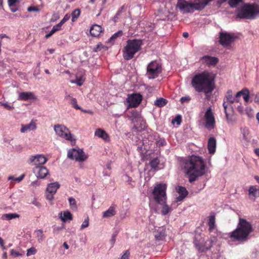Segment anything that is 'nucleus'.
<instances>
[{"mask_svg":"<svg viewBox=\"0 0 259 259\" xmlns=\"http://www.w3.org/2000/svg\"><path fill=\"white\" fill-rule=\"evenodd\" d=\"M191 84L196 91L203 92L208 100L210 98L209 94H211L215 88L214 76L206 71L195 75L192 79Z\"/></svg>","mask_w":259,"mask_h":259,"instance_id":"f257e3e1","label":"nucleus"},{"mask_svg":"<svg viewBox=\"0 0 259 259\" xmlns=\"http://www.w3.org/2000/svg\"><path fill=\"white\" fill-rule=\"evenodd\" d=\"M184 170L189 176V181L192 183L196 180V178L205 174L206 167L201 157L193 155L185 162Z\"/></svg>","mask_w":259,"mask_h":259,"instance_id":"f03ea898","label":"nucleus"},{"mask_svg":"<svg viewBox=\"0 0 259 259\" xmlns=\"http://www.w3.org/2000/svg\"><path fill=\"white\" fill-rule=\"evenodd\" d=\"M241 96H243L245 103H248L249 101L250 93L247 88H244L238 92L235 95L233 94L231 90L228 91L225 95L223 104L224 110L230 109V111L233 112L234 110L231 104H234V106H235L236 104L239 103Z\"/></svg>","mask_w":259,"mask_h":259,"instance_id":"7ed1b4c3","label":"nucleus"},{"mask_svg":"<svg viewBox=\"0 0 259 259\" xmlns=\"http://www.w3.org/2000/svg\"><path fill=\"white\" fill-rule=\"evenodd\" d=\"M251 224L244 219H239L237 228L232 232L230 237L234 240L243 241L252 232Z\"/></svg>","mask_w":259,"mask_h":259,"instance_id":"20e7f679","label":"nucleus"},{"mask_svg":"<svg viewBox=\"0 0 259 259\" xmlns=\"http://www.w3.org/2000/svg\"><path fill=\"white\" fill-rule=\"evenodd\" d=\"M142 41L140 39H130L126 41V44L123 50V57L126 60L132 59L135 54L141 49Z\"/></svg>","mask_w":259,"mask_h":259,"instance_id":"39448f33","label":"nucleus"},{"mask_svg":"<svg viewBox=\"0 0 259 259\" xmlns=\"http://www.w3.org/2000/svg\"><path fill=\"white\" fill-rule=\"evenodd\" d=\"M258 15L259 7L249 4L244 5L237 13L238 17L244 19H254Z\"/></svg>","mask_w":259,"mask_h":259,"instance_id":"423d86ee","label":"nucleus"},{"mask_svg":"<svg viewBox=\"0 0 259 259\" xmlns=\"http://www.w3.org/2000/svg\"><path fill=\"white\" fill-rule=\"evenodd\" d=\"M54 130L58 136L64 140L70 141L72 144H74L75 143V140L73 138L69 130L64 125H55Z\"/></svg>","mask_w":259,"mask_h":259,"instance_id":"0eeeda50","label":"nucleus"},{"mask_svg":"<svg viewBox=\"0 0 259 259\" xmlns=\"http://www.w3.org/2000/svg\"><path fill=\"white\" fill-rule=\"evenodd\" d=\"M202 121L204 126L208 130L213 129L215 125V119L214 113L210 107H208L204 112Z\"/></svg>","mask_w":259,"mask_h":259,"instance_id":"6e6552de","label":"nucleus"},{"mask_svg":"<svg viewBox=\"0 0 259 259\" xmlns=\"http://www.w3.org/2000/svg\"><path fill=\"white\" fill-rule=\"evenodd\" d=\"M166 185L165 184H155L152 194L156 202L166 200Z\"/></svg>","mask_w":259,"mask_h":259,"instance_id":"1a4fd4ad","label":"nucleus"},{"mask_svg":"<svg viewBox=\"0 0 259 259\" xmlns=\"http://www.w3.org/2000/svg\"><path fill=\"white\" fill-rule=\"evenodd\" d=\"M161 66L156 61H151L147 66L146 75L149 79L157 77L161 72Z\"/></svg>","mask_w":259,"mask_h":259,"instance_id":"9d476101","label":"nucleus"},{"mask_svg":"<svg viewBox=\"0 0 259 259\" xmlns=\"http://www.w3.org/2000/svg\"><path fill=\"white\" fill-rule=\"evenodd\" d=\"M67 156L69 159L75 160L78 162H83L88 158V155H87L82 150L75 148H72L68 150Z\"/></svg>","mask_w":259,"mask_h":259,"instance_id":"9b49d317","label":"nucleus"},{"mask_svg":"<svg viewBox=\"0 0 259 259\" xmlns=\"http://www.w3.org/2000/svg\"><path fill=\"white\" fill-rule=\"evenodd\" d=\"M142 96L140 94H133L128 95L127 98L124 102L128 108L137 107L142 100Z\"/></svg>","mask_w":259,"mask_h":259,"instance_id":"f8f14e48","label":"nucleus"},{"mask_svg":"<svg viewBox=\"0 0 259 259\" xmlns=\"http://www.w3.org/2000/svg\"><path fill=\"white\" fill-rule=\"evenodd\" d=\"M157 203L159 204L157 208L159 210V212L158 211V210H156V211L157 213H160L163 215H166L169 214L172 210V207H174L176 208L179 204V203H175L173 205H172L171 204V206H169L166 203V200L159 201Z\"/></svg>","mask_w":259,"mask_h":259,"instance_id":"ddd939ff","label":"nucleus"},{"mask_svg":"<svg viewBox=\"0 0 259 259\" xmlns=\"http://www.w3.org/2000/svg\"><path fill=\"white\" fill-rule=\"evenodd\" d=\"M177 8L182 14L193 12L194 9L192 3H189L185 0H178Z\"/></svg>","mask_w":259,"mask_h":259,"instance_id":"4468645a","label":"nucleus"},{"mask_svg":"<svg viewBox=\"0 0 259 259\" xmlns=\"http://www.w3.org/2000/svg\"><path fill=\"white\" fill-rule=\"evenodd\" d=\"M48 160L46 157L42 154L32 155L29 158V161L35 166L44 164Z\"/></svg>","mask_w":259,"mask_h":259,"instance_id":"2eb2a0df","label":"nucleus"},{"mask_svg":"<svg viewBox=\"0 0 259 259\" xmlns=\"http://www.w3.org/2000/svg\"><path fill=\"white\" fill-rule=\"evenodd\" d=\"M220 38V43L223 46H227L235 39V37L231 34L223 32L221 33Z\"/></svg>","mask_w":259,"mask_h":259,"instance_id":"dca6fc26","label":"nucleus"},{"mask_svg":"<svg viewBox=\"0 0 259 259\" xmlns=\"http://www.w3.org/2000/svg\"><path fill=\"white\" fill-rule=\"evenodd\" d=\"M33 171L36 177L40 179L45 178L49 174L48 169L42 166H35Z\"/></svg>","mask_w":259,"mask_h":259,"instance_id":"f3484780","label":"nucleus"},{"mask_svg":"<svg viewBox=\"0 0 259 259\" xmlns=\"http://www.w3.org/2000/svg\"><path fill=\"white\" fill-rule=\"evenodd\" d=\"M248 197L250 199L255 201L259 197V187L256 185L250 186L248 188Z\"/></svg>","mask_w":259,"mask_h":259,"instance_id":"a211bd4d","label":"nucleus"},{"mask_svg":"<svg viewBox=\"0 0 259 259\" xmlns=\"http://www.w3.org/2000/svg\"><path fill=\"white\" fill-rule=\"evenodd\" d=\"M177 191L179 194V196H177L175 200L172 202V205H174L175 203H179V202H181L188 194L186 189L183 187H179Z\"/></svg>","mask_w":259,"mask_h":259,"instance_id":"6ab92c4d","label":"nucleus"},{"mask_svg":"<svg viewBox=\"0 0 259 259\" xmlns=\"http://www.w3.org/2000/svg\"><path fill=\"white\" fill-rule=\"evenodd\" d=\"M201 60L202 63H205L208 66H214L219 62V59L217 57L207 55L201 57Z\"/></svg>","mask_w":259,"mask_h":259,"instance_id":"aec40b11","label":"nucleus"},{"mask_svg":"<svg viewBox=\"0 0 259 259\" xmlns=\"http://www.w3.org/2000/svg\"><path fill=\"white\" fill-rule=\"evenodd\" d=\"M95 136L103 140L105 142L110 141L109 135L104 130L99 128L95 132Z\"/></svg>","mask_w":259,"mask_h":259,"instance_id":"412c9836","label":"nucleus"},{"mask_svg":"<svg viewBox=\"0 0 259 259\" xmlns=\"http://www.w3.org/2000/svg\"><path fill=\"white\" fill-rule=\"evenodd\" d=\"M36 129V124L34 121H31L30 123L27 124H22L20 132L22 133L34 131Z\"/></svg>","mask_w":259,"mask_h":259,"instance_id":"4be33fe9","label":"nucleus"},{"mask_svg":"<svg viewBox=\"0 0 259 259\" xmlns=\"http://www.w3.org/2000/svg\"><path fill=\"white\" fill-rule=\"evenodd\" d=\"M35 99V96L32 92H24L20 93L19 94L18 100H19L27 101Z\"/></svg>","mask_w":259,"mask_h":259,"instance_id":"5701e85b","label":"nucleus"},{"mask_svg":"<svg viewBox=\"0 0 259 259\" xmlns=\"http://www.w3.org/2000/svg\"><path fill=\"white\" fill-rule=\"evenodd\" d=\"M59 218L63 222H66L67 221H71L73 219L72 214L68 210L60 212L59 213Z\"/></svg>","mask_w":259,"mask_h":259,"instance_id":"b1692460","label":"nucleus"},{"mask_svg":"<svg viewBox=\"0 0 259 259\" xmlns=\"http://www.w3.org/2000/svg\"><path fill=\"white\" fill-rule=\"evenodd\" d=\"M135 127L138 130H142L145 127V122L141 117L135 118L133 120Z\"/></svg>","mask_w":259,"mask_h":259,"instance_id":"393cba45","label":"nucleus"},{"mask_svg":"<svg viewBox=\"0 0 259 259\" xmlns=\"http://www.w3.org/2000/svg\"><path fill=\"white\" fill-rule=\"evenodd\" d=\"M215 239H216L215 237H214L213 239L211 240V241H209L208 243L207 242H206L203 244H201L200 245H198L197 244L196 242H195V244L197 247V248L199 250H200L201 251H204V250L208 249L211 247L212 242L215 241Z\"/></svg>","mask_w":259,"mask_h":259,"instance_id":"a878e982","label":"nucleus"},{"mask_svg":"<svg viewBox=\"0 0 259 259\" xmlns=\"http://www.w3.org/2000/svg\"><path fill=\"white\" fill-rule=\"evenodd\" d=\"M208 150L210 154H214L216 149V140L214 138H210L207 145Z\"/></svg>","mask_w":259,"mask_h":259,"instance_id":"bb28decb","label":"nucleus"},{"mask_svg":"<svg viewBox=\"0 0 259 259\" xmlns=\"http://www.w3.org/2000/svg\"><path fill=\"white\" fill-rule=\"evenodd\" d=\"M102 31V27L100 25L96 24L93 25L90 29L91 34L95 37L99 36Z\"/></svg>","mask_w":259,"mask_h":259,"instance_id":"cd10ccee","label":"nucleus"},{"mask_svg":"<svg viewBox=\"0 0 259 259\" xmlns=\"http://www.w3.org/2000/svg\"><path fill=\"white\" fill-rule=\"evenodd\" d=\"M60 185L58 182L50 183L48 185L47 191L48 193L56 194Z\"/></svg>","mask_w":259,"mask_h":259,"instance_id":"c85d7f7f","label":"nucleus"},{"mask_svg":"<svg viewBox=\"0 0 259 259\" xmlns=\"http://www.w3.org/2000/svg\"><path fill=\"white\" fill-rule=\"evenodd\" d=\"M19 217L20 215L16 213H9L3 214L1 217V219L3 220L10 221L16 218H19Z\"/></svg>","mask_w":259,"mask_h":259,"instance_id":"c756f323","label":"nucleus"},{"mask_svg":"<svg viewBox=\"0 0 259 259\" xmlns=\"http://www.w3.org/2000/svg\"><path fill=\"white\" fill-rule=\"evenodd\" d=\"M115 213V207L112 206L103 213V218H108L114 215Z\"/></svg>","mask_w":259,"mask_h":259,"instance_id":"7c9ffc66","label":"nucleus"},{"mask_svg":"<svg viewBox=\"0 0 259 259\" xmlns=\"http://www.w3.org/2000/svg\"><path fill=\"white\" fill-rule=\"evenodd\" d=\"M229 110H230V109H226V110H224L226 115V118L227 122L229 124H234L236 121V118L233 115H232L229 113L228 111Z\"/></svg>","mask_w":259,"mask_h":259,"instance_id":"2f4dec72","label":"nucleus"},{"mask_svg":"<svg viewBox=\"0 0 259 259\" xmlns=\"http://www.w3.org/2000/svg\"><path fill=\"white\" fill-rule=\"evenodd\" d=\"M208 226L209 231L211 233L213 231L215 232V218L213 215H210L209 217Z\"/></svg>","mask_w":259,"mask_h":259,"instance_id":"473e14b6","label":"nucleus"},{"mask_svg":"<svg viewBox=\"0 0 259 259\" xmlns=\"http://www.w3.org/2000/svg\"><path fill=\"white\" fill-rule=\"evenodd\" d=\"M241 134L242 135L243 139L247 141L250 140L249 132L248 128L243 127L241 128Z\"/></svg>","mask_w":259,"mask_h":259,"instance_id":"72a5a7b5","label":"nucleus"},{"mask_svg":"<svg viewBox=\"0 0 259 259\" xmlns=\"http://www.w3.org/2000/svg\"><path fill=\"white\" fill-rule=\"evenodd\" d=\"M167 103L166 100L163 98H159L154 102V105L157 107H161L164 106Z\"/></svg>","mask_w":259,"mask_h":259,"instance_id":"f704fd0d","label":"nucleus"},{"mask_svg":"<svg viewBox=\"0 0 259 259\" xmlns=\"http://www.w3.org/2000/svg\"><path fill=\"white\" fill-rule=\"evenodd\" d=\"M35 235L39 242H42L45 238L44 234L41 230H38L35 232Z\"/></svg>","mask_w":259,"mask_h":259,"instance_id":"c9c22d12","label":"nucleus"},{"mask_svg":"<svg viewBox=\"0 0 259 259\" xmlns=\"http://www.w3.org/2000/svg\"><path fill=\"white\" fill-rule=\"evenodd\" d=\"M122 34V31L121 30H119L117 32L115 33L113 35H112L108 41L113 43L117 37L121 36Z\"/></svg>","mask_w":259,"mask_h":259,"instance_id":"e433bc0d","label":"nucleus"},{"mask_svg":"<svg viewBox=\"0 0 259 259\" xmlns=\"http://www.w3.org/2000/svg\"><path fill=\"white\" fill-rule=\"evenodd\" d=\"M242 2L243 0H228V4L231 8H236Z\"/></svg>","mask_w":259,"mask_h":259,"instance_id":"4c0bfd02","label":"nucleus"},{"mask_svg":"<svg viewBox=\"0 0 259 259\" xmlns=\"http://www.w3.org/2000/svg\"><path fill=\"white\" fill-rule=\"evenodd\" d=\"M237 111L241 115H245V109L244 107L239 102V103L236 104L235 106Z\"/></svg>","mask_w":259,"mask_h":259,"instance_id":"58836bf2","label":"nucleus"},{"mask_svg":"<svg viewBox=\"0 0 259 259\" xmlns=\"http://www.w3.org/2000/svg\"><path fill=\"white\" fill-rule=\"evenodd\" d=\"M159 160L158 158H154L150 161V165L152 169L154 170L158 169V165L159 164Z\"/></svg>","mask_w":259,"mask_h":259,"instance_id":"ea45409f","label":"nucleus"},{"mask_svg":"<svg viewBox=\"0 0 259 259\" xmlns=\"http://www.w3.org/2000/svg\"><path fill=\"white\" fill-rule=\"evenodd\" d=\"M70 208L72 209L76 210L77 208V205L75 200L72 198L70 197L68 199Z\"/></svg>","mask_w":259,"mask_h":259,"instance_id":"a19ab883","label":"nucleus"},{"mask_svg":"<svg viewBox=\"0 0 259 259\" xmlns=\"http://www.w3.org/2000/svg\"><path fill=\"white\" fill-rule=\"evenodd\" d=\"M85 80V78L83 76H81L80 78H76L75 80H72L71 82L73 83H76L79 86H81Z\"/></svg>","mask_w":259,"mask_h":259,"instance_id":"79ce46f5","label":"nucleus"},{"mask_svg":"<svg viewBox=\"0 0 259 259\" xmlns=\"http://www.w3.org/2000/svg\"><path fill=\"white\" fill-rule=\"evenodd\" d=\"M80 11L79 9H75V10H74L71 14L72 21H74L75 20L79 17V16L80 15Z\"/></svg>","mask_w":259,"mask_h":259,"instance_id":"37998d69","label":"nucleus"},{"mask_svg":"<svg viewBox=\"0 0 259 259\" xmlns=\"http://www.w3.org/2000/svg\"><path fill=\"white\" fill-rule=\"evenodd\" d=\"M245 114L248 117L251 118L253 116V111L252 109L250 107H246L245 109Z\"/></svg>","mask_w":259,"mask_h":259,"instance_id":"c03bdc74","label":"nucleus"},{"mask_svg":"<svg viewBox=\"0 0 259 259\" xmlns=\"http://www.w3.org/2000/svg\"><path fill=\"white\" fill-rule=\"evenodd\" d=\"M89 226V217H87L84 219L83 222H82L81 226H80V230H83L85 228H87Z\"/></svg>","mask_w":259,"mask_h":259,"instance_id":"a18cd8bd","label":"nucleus"},{"mask_svg":"<svg viewBox=\"0 0 259 259\" xmlns=\"http://www.w3.org/2000/svg\"><path fill=\"white\" fill-rule=\"evenodd\" d=\"M69 103L75 109H81L80 106H79L77 104V100L75 98L71 99V101Z\"/></svg>","mask_w":259,"mask_h":259,"instance_id":"49530a36","label":"nucleus"},{"mask_svg":"<svg viewBox=\"0 0 259 259\" xmlns=\"http://www.w3.org/2000/svg\"><path fill=\"white\" fill-rule=\"evenodd\" d=\"M36 253V249L34 247H31V248H29L28 249H27L26 255L27 256H30L32 255H34Z\"/></svg>","mask_w":259,"mask_h":259,"instance_id":"de8ad7c7","label":"nucleus"},{"mask_svg":"<svg viewBox=\"0 0 259 259\" xmlns=\"http://www.w3.org/2000/svg\"><path fill=\"white\" fill-rule=\"evenodd\" d=\"M0 103L2 106H4L5 108H6L8 110H12L14 108L13 105H11L8 103L0 102Z\"/></svg>","mask_w":259,"mask_h":259,"instance_id":"09e8293b","label":"nucleus"},{"mask_svg":"<svg viewBox=\"0 0 259 259\" xmlns=\"http://www.w3.org/2000/svg\"><path fill=\"white\" fill-rule=\"evenodd\" d=\"M124 177V180L126 181L128 183V184L132 187H134V181H133L132 179L127 175H125Z\"/></svg>","mask_w":259,"mask_h":259,"instance_id":"8fccbe9b","label":"nucleus"},{"mask_svg":"<svg viewBox=\"0 0 259 259\" xmlns=\"http://www.w3.org/2000/svg\"><path fill=\"white\" fill-rule=\"evenodd\" d=\"M10 254H11V255H12L14 257L22 256L23 255V254L19 253V252L16 251L14 249H12L10 251Z\"/></svg>","mask_w":259,"mask_h":259,"instance_id":"3c124183","label":"nucleus"},{"mask_svg":"<svg viewBox=\"0 0 259 259\" xmlns=\"http://www.w3.org/2000/svg\"><path fill=\"white\" fill-rule=\"evenodd\" d=\"M55 194H54V193H48V192H46V198L47 200H49V201H52L54 198V195Z\"/></svg>","mask_w":259,"mask_h":259,"instance_id":"603ef678","label":"nucleus"},{"mask_svg":"<svg viewBox=\"0 0 259 259\" xmlns=\"http://www.w3.org/2000/svg\"><path fill=\"white\" fill-rule=\"evenodd\" d=\"M19 2V0H8V5L10 7H13L15 5Z\"/></svg>","mask_w":259,"mask_h":259,"instance_id":"864d4df0","label":"nucleus"},{"mask_svg":"<svg viewBox=\"0 0 259 259\" xmlns=\"http://www.w3.org/2000/svg\"><path fill=\"white\" fill-rule=\"evenodd\" d=\"M190 99L191 98L189 96H185L181 98L180 101L182 103H184L185 102H189Z\"/></svg>","mask_w":259,"mask_h":259,"instance_id":"5fc2aeb1","label":"nucleus"},{"mask_svg":"<svg viewBox=\"0 0 259 259\" xmlns=\"http://www.w3.org/2000/svg\"><path fill=\"white\" fill-rule=\"evenodd\" d=\"M181 122V118L180 116H177L172 120V123H177V124L179 125Z\"/></svg>","mask_w":259,"mask_h":259,"instance_id":"6e6d98bb","label":"nucleus"},{"mask_svg":"<svg viewBox=\"0 0 259 259\" xmlns=\"http://www.w3.org/2000/svg\"><path fill=\"white\" fill-rule=\"evenodd\" d=\"M250 96H254V101L256 103L259 104V92L257 93L256 94H251Z\"/></svg>","mask_w":259,"mask_h":259,"instance_id":"4d7b16f0","label":"nucleus"},{"mask_svg":"<svg viewBox=\"0 0 259 259\" xmlns=\"http://www.w3.org/2000/svg\"><path fill=\"white\" fill-rule=\"evenodd\" d=\"M27 11L29 12H38L39 11V10L37 7L30 6L27 8Z\"/></svg>","mask_w":259,"mask_h":259,"instance_id":"13d9d810","label":"nucleus"},{"mask_svg":"<svg viewBox=\"0 0 259 259\" xmlns=\"http://www.w3.org/2000/svg\"><path fill=\"white\" fill-rule=\"evenodd\" d=\"M130 256V252L126 250L124 253L121 256L120 259H128Z\"/></svg>","mask_w":259,"mask_h":259,"instance_id":"bf43d9fd","label":"nucleus"},{"mask_svg":"<svg viewBox=\"0 0 259 259\" xmlns=\"http://www.w3.org/2000/svg\"><path fill=\"white\" fill-rule=\"evenodd\" d=\"M70 18V15L66 14L63 19L60 21V23L63 25L66 21L68 20Z\"/></svg>","mask_w":259,"mask_h":259,"instance_id":"052dcab7","label":"nucleus"},{"mask_svg":"<svg viewBox=\"0 0 259 259\" xmlns=\"http://www.w3.org/2000/svg\"><path fill=\"white\" fill-rule=\"evenodd\" d=\"M55 32H56V30H55V29H54L53 27L52 28V29L51 30V31L47 34L46 35V38H49V37H50L53 34H54Z\"/></svg>","mask_w":259,"mask_h":259,"instance_id":"680f3d73","label":"nucleus"},{"mask_svg":"<svg viewBox=\"0 0 259 259\" xmlns=\"http://www.w3.org/2000/svg\"><path fill=\"white\" fill-rule=\"evenodd\" d=\"M62 24L59 23H58V24L55 25L53 28L54 29H55V30H56V31H58V30H60L61 29V26H62Z\"/></svg>","mask_w":259,"mask_h":259,"instance_id":"e2e57ef3","label":"nucleus"},{"mask_svg":"<svg viewBox=\"0 0 259 259\" xmlns=\"http://www.w3.org/2000/svg\"><path fill=\"white\" fill-rule=\"evenodd\" d=\"M24 177V175L23 174L21 176H20L19 177L16 178L15 179V181H17L18 182H21L23 179Z\"/></svg>","mask_w":259,"mask_h":259,"instance_id":"0e129e2a","label":"nucleus"},{"mask_svg":"<svg viewBox=\"0 0 259 259\" xmlns=\"http://www.w3.org/2000/svg\"><path fill=\"white\" fill-rule=\"evenodd\" d=\"M39 185L40 183L37 181H33L31 183V186L33 187L37 186H39Z\"/></svg>","mask_w":259,"mask_h":259,"instance_id":"69168bd1","label":"nucleus"},{"mask_svg":"<svg viewBox=\"0 0 259 259\" xmlns=\"http://www.w3.org/2000/svg\"><path fill=\"white\" fill-rule=\"evenodd\" d=\"M72 97L70 96L69 95H67L65 96V99L68 101L69 103L71 101V99H73Z\"/></svg>","mask_w":259,"mask_h":259,"instance_id":"338daca9","label":"nucleus"},{"mask_svg":"<svg viewBox=\"0 0 259 259\" xmlns=\"http://www.w3.org/2000/svg\"><path fill=\"white\" fill-rule=\"evenodd\" d=\"M54 51H55L54 49H49L45 52V53H46V55H47L48 52V53H49V54H52L54 53Z\"/></svg>","mask_w":259,"mask_h":259,"instance_id":"774afa93","label":"nucleus"}]
</instances>
